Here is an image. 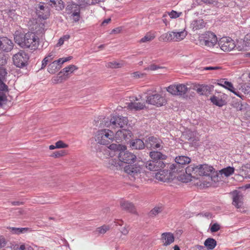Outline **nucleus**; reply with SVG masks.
<instances>
[{"mask_svg":"<svg viewBox=\"0 0 250 250\" xmlns=\"http://www.w3.org/2000/svg\"><path fill=\"white\" fill-rule=\"evenodd\" d=\"M15 42L23 48H29L35 50L39 45V38L34 32L23 33L16 31L14 34Z\"/></svg>","mask_w":250,"mask_h":250,"instance_id":"f257e3e1","label":"nucleus"},{"mask_svg":"<svg viewBox=\"0 0 250 250\" xmlns=\"http://www.w3.org/2000/svg\"><path fill=\"white\" fill-rule=\"evenodd\" d=\"M151 160L146 163V167L150 171L158 170L164 168L166 166L163 162L167 156L158 151H151L149 152Z\"/></svg>","mask_w":250,"mask_h":250,"instance_id":"f03ea898","label":"nucleus"},{"mask_svg":"<svg viewBox=\"0 0 250 250\" xmlns=\"http://www.w3.org/2000/svg\"><path fill=\"white\" fill-rule=\"evenodd\" d=\"M136 159V156L132 153L127 151H121L119 154L118 160L111 159L109 161L110 167L117 169H121L124 165L133 164Z\"/></svg>","mask_w":250,"mask_h":250,"instance_id":"7ed1b4c3","label":"nucleus"},{"mask_svg":"<svg viewBox=\"0 0 250 250\" xmlns=\"http://www.w3.org/2000/svg\"><path fill=\"white\" fill-rule=\"evenodd\" d=\"M175 164L170 165L169 168L173 172L177 173H181V175L185 173L184 166L191 162V159L186 156H179L175 158Z\"/></svg>","mask_w":250,"mask_h":250,"instance_id":"20e7f679","label":"nucleus"},{"mask_svg":"<svg viewBox=\"0 0 250 250\" xmlns=\"http://www.w3.org/2000/svg\"><path fill=\"white\" fill-rule=\"evenodd\" d=\"M113 132L108 129L99 130L95 136V141L98 143L103 145L109 144L113 141Z\"/></svg>","mask_w":250,"mask_h":250,"instance_id":"39448f33","label":"nucleus"},{"mask_svg":"<svg viewBox=\"0 0 250 250\" xmlns=\"http://www.w3.org/2000/svg\"><path fill=\"white\" fill-rule=\"evenodd\" d=\"M29 56L23 50H20L13 56L14 64L17 67L24 68L28 65Z\"/></svg>","mask_w":250,"mask_h":250,"instance_id":"423d86ee","label":"nucleus"},{"mask_svg":"<svg viewBox=\"0 0 250 250\" xmlns=\"http://www.w3.org/2000/svg\"><path fill=\"white\" fill-rule=\"evenodd\" d=\"M217 42L216 36L211 32H207L200 36V42L207 47H213Z\"/></svg>","mask_w":250,"mask_h":250,"instance_id":"0eeeda50","label":"nucleus"},{"mask_svg":"<svg viewBox=\"0 0 250 250\" xmlns=\"http://www.w3.org/2000/svg\"><path fill=\"white\" fill-rule=\"evenodd\" d=\"M189 88L185 84H172L167 87V90L173 95L185 97Z\"/></svg>","mask_w":250,"mask_h":250,"instance_id":"6e6552de","label":"nucleus"},{"mask_svg":"<svg viewBox=\"0 0 250 250\" xmlns=\"http://www.w3.org/2000/svg\"><path fill=\"white\" fill-rule=\"evenodd\" d=\"M163 143L159 138L154 136L149 137L146 141V146L149 149L161 150L163 148Z\"/></svg>","mask_w":250,"mask_h":250,"instance_id":"1a4fd4ad","label":"nucleus"},{"mask_svg":"<svg viewBox=\"0 0 250 250\" xmlns=\"http://www.w3.org/2000/svg\"><path fill=\"white\" fill-rule=\"evenodd\" d=\"M220 48L224 51H230L233 50L236 45L235 42L229 37H223L218 42Z\"/></svg>","mask_w":250,"mask_h":250,"instance_id":"9d476101","label":"nucleus"},{"mask_svg":"<svg viewBox=\"0 0 250 250\" xmlns=\"http://www.w3.org/2000/svg\"><path fill=\"white\" fill-rule=\"evenodd\" d=\"M163 168H160L157 170L158 172L155 174V178L156 179L163 181L164 182H167L172 179V177L174 175L176 172H173L169 169H163Z\"/></svg>","mask_w":250,"mask_h":250,"instance_id":"9b49d317","label":"nucleus"},{"mask_svg":"<svg viewBox=\"0 0 250 250\" xmlns=\"http://www.w3.org/2000/svg\"><path fill=\"white\" fill-rule=\"evenodd\" d=\"M146 103L157 106H161L166 104L167 101L160 94H155L148 96L146 99Z\"/></svg>","mask_w":250,"mask_h":250,"instance_id":"f8f14e48","label":"nucleus"},{"mask_svg":"<svg viewBox=\"0 0 250 250\" xmlns=\"http://www.w3.org/2000/svg\"><path fill=\"white\" fill-rule=\"evenodd\" d=\"M185 171L188 175L194 179H198L199 176H202L199 165L191 164L185 168Z\"/></svg>","mask_w":250,"mask_h":250,"instance_id":"ddd939ff","label":"nucleus"},{"mask_svg":"<svg viewBox=\"0 0 250 250\" xmlns=\"http://www.w3.org/2000/svg\"><path fill=\"white\" fill-rule=\"evenodd\" d=\"M127 119L126 117L120 116H114L111 118L110 120V125L112 127L123 128L125 125L127 124Z\"/></svg>","mask_w":250,"mask_h":250,"instance_id":"4468645a","label":"nucleus"},{"mask_svg":"<svg viewBox=\"0 0 250 250\" xmlns=\"http://www.w3.org/2000/svg\"><path fill=\"white\" fill-rule=\"evenodd\" d=\"M13 42L7 37H0V50L5 52L11 51L13 48Z\"/></svg>","mask_w":250,"mask_h":250,"instance_id":"2eb2a0df","label":"nucleus"},{"mask_svg":"<svg viewBox=\"0 0 250 250\" xmlns=\"http://www.w3.org/2000/svg\"><path fill=\"white\" fill-rule=\"evenodd\" d=\"M226 96L227 95L225 94H219L217 96L213 95L210 97V100L213 104L218 107H222L227 104Z\"/></svg>","mask_w":250,"mask_h":250,"instance_id":"dca6fc26","label":"nucleus"},{"mask_svg":"<svg viewBox=\"0 0 250 250\" xmlns=\"http://www.w3.org/2000/svg\"><path fill=\"white\" fill-rule=\"evenodd\" d=\"M232 204L237 208H241L243 204V196L240 191L234 190L232 192Z\"/></svg>","mask_w":250,"mask_h":250,"instance_id":"f3484780","label":"nucleus"},{"mask_svg":"<svg viewBox=\"0 0 250 250\" xmlns=\"http://www.w3.org/2000/svg\"><path fill=\"white\" fill-rule=\"evenodd\" d=\"M129 146L132 149L142 150L146 146V143L140 139H133L129 141Z\"/></svg>","mask_w":250,"mask_h":250,"instance_id":"a211bd4d","label":"nucleus"},{"mask_svg":"<svg viewBox=\"0 0 250 250\" xmlns=\"http://www.w3.org/2000/svg\"><path fill=\"white\" fill-rule=\"evenodd\" d=\"M161 240L164 246H169L174 241V235L169 232H164L161 234Z\"/></svg>","mask_w":250,"mask_h":250,"instance_id":"6ab92c4d","label":"nucleus"},{"mask_svg":"<svg viewBox=\"0 0 250 250\" xmlns=\"http://www.w3.org/2000/svg\"><path fill=\"white\" fill-rule=\"evenodd\" d=\"M124 168V171L127 174L134 176L135 174L140 173L141 167L136 165L126 164L123 167Z\"/></svg>","mask_w":250,"mask_h":250,"instance_id":"aec40b11","label":"nucleus"},{"mask_svg":"<svg viewBox=\"0 0 250 250\" xmlns=\"http://www.w3.org/2000/svg\"><path fill=\"white\" fill-rule=\"evenodd\" d=\"M132 135V132L128 129H121L118 130L115 134V137L119 140L129 139Z\"/></svg>","mask_w":250,"mask_h":250,"instance_id":"412c9836","label":"nucleus"},{"mask_svg":"<svg viewBox=\"0 0 250 250\" xmlns=\"http://www.w3.org/2000/svg\"><path fill=\"white\" fill-rule=\"evenodd\" d=\"M206 24V22L202 19H195L191 21L190 27L193 31H196L203 29L205 27Z\"/></svg>","mask_w":250,"mask_h":250,"instance_id":"4be33fe9","label":"nucleus"},{"mask_svg":"<svg viewBox=\"0 0 250 250\" xmlns=\"http://www.w3.org/2000/svg\"><path fill=\"white\" fill-rule=\"evenodd\" d=\"M46 1L48 5L57 11H61L64 7V4L62 0H48Z\"/></svg>","mask_w":250,"mask_h":250,"instance_id":"5701e85b","label":"nucleus"},{"mask_svg":"<svg viewBox=\"0 0 250 250\" xmlns=\"http://www.w3.org/2000/svg\"><path fill=\"white\" fill-rule=\"evenodd\" d=\"M37 14L39 18L42 19H46L49 16V10L47 6L40 5L39 9L37 10Z\"/></svg>","mask_w":250,"mask_h":250,"instance_id":"b1692460","label":"nucleus"},{"mask_svg":"<svg viewBox=\"0 0 250 250\" xmlns=\"http://www.w3.org/2000/svg\"><path fill=\"white\" fill-rule=\"evenodd\" d=\"M120 206L123 209L126 210V211L131 213L135 212L134 206L129 202L125 200H122L120 202Z\"/></svg>","mask_w":250,"mask_h":250,"instance_id":"393cba45","label":"nucleus"},{"mask_svg":"<svg viewBox=\"0 0 250 250\" xmlns=\"http://www.w3.org/2000/svg\"><path fill=\"white\" fill-rule=\"evenodd\" d=\"M200 171L202 176H209L214 170V168L207 164L199 165Z\"/></svg>","mask_w":250,"mask_h":250,"instance_id":"a878e982","label":"nucleus"},{"mask_svg":"<svg viewBox=\"0 0 250 250\" xmlns=\"http://www.w3.org/2000/svg\"><path fill=\"white\" fill-rule=\"evenodd\" d=\"M66 12L69 15H72L75 12L80 11L79 6L74 2L67 3L65 8Z\"/></svg>","mask_w":250,"mask_h":250,"instance_id":"bb28decb","label":"nucleus"},{"mask_svg":"<svg viewBox=\"0 0 250 250\" xmlns=\"http://www.w3.org/2000/svg\"><path fill=\"white\" fill-rule=\"evenodd\" d=\"M211 90V86L208 85H199L196 89L197 92L202 95H208L210 93Z\"/></svg>","mask_w":250,"mask_h":250,"instance_id":"cd10ccee","label":"nucleus"},{"mask_svg":"<svg viewBox=\"0 0 250 250\" xmlns=\"http://www.w3.org/2000/svg\"><path fill=\"white\" fill-rule=\"evenodd\" d=\"M78 69L77 67L75 65H70L67 67H65L62 69L60 73L62 74L67 80L69 78V75L72 73L75 70Z\"/></svg>","mask_w":250,"mask_h":250,"instance_id":"c85d7f7f","label":"nucleus"},{"mask_svg":"<svg viewBox=\"0 0 250 250\" xmlns=\"http://www.w3.org/2000/svg\"><path fill=\"white\" fill-rule=\"evenodd\" d=\"M231 105L233 107L236 108L237 111H243L246 110L248 104L246 103H242L240 100H234Z\"/></svg>","mask_w":250,"mask_h":250,"instance_id":"c756f323","label":"nucleus"},{"mask_svg":"<svg viewBox=\"0 0 250 250\" xmlns=\"http://www.w3.org/2000/svg\"><path fill=\"white\" fill-rule=\"evenodd\" d=\"M217 245L216 241L212 238H207L204 242V245L208 250H212Z\"/></svg>","mask_w":250,"mask_h":250,"instance_id":"7c9ffc66","label":"nucleus"},{"mask_svg":"<svg viewBox=\"0 0 250 250\" xmlns=\"http://www.w3.org/2000/svg\"><path fill=\"white\" fill-rule=\"evenodd\" d=\"M217 84L226 89H228L230 91L233 88V84L231 82L226 81L225 79H222L219 80Z\"/></svg>","mask_w":250,"mask_h":250,"instance_id":"2f4dec72","label":"nucleus"},{"mask_svg":"<svg viewBox=\"0 0 250 250\" xmlns=\"http://www.w3.org/2000/svg\"><path fill=\"white\" fill-rule=\"evenodd\" d=\"M61 68V65L57 64L56 62H53L48 66V72L50 74H54Z\"/></svg>","mask_w":250,"mask_h":250,"instance_id":"473e14b6","label":"nucleus"},{"mask_svg":"<svg viewBox=\"0 0 250 250\" xmlns=\"http://www.w3.org/2000/svg\"><path fill=\"white\" fill-rule=\"evenodd\" d=\"M28 228H15V227H10L9 229L11 232L13 234H20L21 233H24L27 231L28 230Z\"/></svg>","mask_w":250,"mask_h":250,"instance_id":"72a5a7b5","label":"nucleus"},{"mask_svg":"<svg viewBox=\"0 0 250 250\" xmlns=\"http://www.w3.org/2000/svg\"><path fill=\"white\" fill-rule=\"evenodd\" d=\"M187 35V32L185 30L180 32H174L175 42L183 40Z\"/></svg>","mask_w":250,"mask_h":250,"instance_id":"f704fd0d","label":"nucleus"},{"mask_svg":"<svg viewBox=\"0 0 250 250\" xmlns=\"http://www.w3.org/2000/svg\"><path fill=\"white\" fill-rule=\"evenodd\" d=\"M234 171V168L230 166L223 168L220 170L221 174H224L225 176L228 177L232 174Z\"/></svg>","mask_w":250,"mask_h":250,"instance_id":"c9c22d12","label":"nucleus"},{"mask_svg":"<svg viewBox=\"0 0 250 250\" xmlns=\"http://www.w3.org/2000/svg\"><path fill=\"white\" fill-rule=\"evenodd\" d=\"M128 106L130 109H135L137 110L144 109L145 105L141 103L131 102L128 104Z\"/></svg>","mask_w":250,"mask_h":250,"instance_id":"e433bc0d","label":"nucleus"},{"mask_svg":"<svg viewBox=\"0 0 250 250\" xmlns=\"http://www.w3.org/2000/svg\"><path fill=\"white\" fill-rule=\"evenodd\" d=\"M66 80V78L64 77L62 74H61L60 72L58 73L57 76L54 77L52 81L54 83H61L62 81Z\"/></svg>","mask_w":250,"mask_h":250,"instance_id":"4c0bfd02","label":"nucleus"},{"mask_svg":"<svg viewBox=\"0 0 250 250\" xmlns=\"http://www.w3.org/2000/svg\"><path fill=\"white\" fill-rule=\"evenodd\" d=\"M9 92H3L0 91V107L5 104L7 102V95Z\"/></svg>","mask_w":250,"mask_h":250,"instance_id":"58836bf2","label":"nucleus"},{"mask_svg":"<svg viewBox=\"0 0 250 250\" xmlns=\"http://www.w3.org/2000/svg\"><path fill=\"white\" fill-rule=\"evenodd\" d=\"M155 38V35L153 33H148L146 36L142 38L140 40L141 42H149L153 40Z\"/></svg>","mask_w":250,"mask_h":250,"instance_id":"ea45409f","label":"nucleus"},{"mask_svg":"<svg viewBox=\"0 0 250 250\" xmlns=\"http://www.w3.org/2000/svg\"><path fill=\"white\" fill-rule=\"evenodd\" d=\"M123 65L122 63L117 62H108L106 66L108 68H121Z\"/></svg>","mask_w":250,"mask_h":250,"instance_id":"a19ab883","label":"nucleus"},{"mask_svg":"<svg viewBox=\"0 0 250 250\" xmlns=\"http://www.w3.org/2000/svg\"><path fill=\"white\" fill-rule=\"evenodd\" d=\"M162 208L156 207L151 209L149 212V216L151 217H154L162 211Z\"/></svg>","mask_w":250,"mask_h":250,"instance_id":"79ce46f5","label":"nucleus"},{"mask_svg":"<svg viewBox=\"0 0 250 250\" xmlns=\"http://www.w3.org/2000/svg\"><path fill=\"white\" fill-rule=\"evenodd\" d=\"M8 72L7 69L3 67H0V79L6 80Z\"/></svg>","mask_w":250,"mask_h":250,"instance_id":"37998d69","label":"nucleus"},{"mask_svg":"<svg viewBox=\"0 0 250 250\" xmlns=\"http://www.w3.org/2000/svg\"><path fill=\"white\" fill-rule=\"evenodd\" d=\"M6 80H2L0 79V91L3 92H9V88L7 85L5 83Z\"/></svg>","mask_w":250,"mask_h":250,"instance_id":"c03bdc74","label":"nucleus"},{"mask_svg":"<svg viewBox=\"0 0 250 250\" xmlns=\"http://www.w3.org/2000/svg\"><path fill=\"white\" fill-rule=\"evenodd\" d=\"M7 63V57L5 54L0 51V66H3Z\"/></svg>","mask_w":250,"mask_h":250,"instance_id":"a18cd8bd","label":"nucleus"},{"mask_svg":"<svg viewBox=\"0 0 250 250\" xmlns=\"http://www.w3.org/2000/svg\"><path fill=\"white\" fill-rule=\"evenodd\" d=\"M72 58V56H69L66 58H60L58 60L55 61L54 62H57V64H58L62 66V64L64 63L65 62H66L68 61H70Z\"/></svg>","mask_w":250,"mask_h":250,"instance_id":"49530a36","label":"nucleus"},{"mask_svg":"<svg viewBox=\"0 0 250 250\" xmlns=\"http://www.w3.org/2000/svg\"><path fill=\"white\" fill-rule=\"evenodd\" d=\"M109 227L107 226L103 225L100 227H99L97 229V231L99 234H104L108 230H109Z\"/></svg>","mask_w":250,"mask_h":250,"instance_id":"de8ad7c7","label":"nucleus"},{"mask_svg":"<svg viewBox=\"0 0 250 250\" xmlns=\"http://www.w3.org/2000/svg\"><path fill=\"white\" fill-rule=\"evenodd\" d=\"M171 19H176L179 17L181 14V13H178L175 11L172 10L170 12H167V14Z\"/></svg>","mask_w":250,"mask_h":250,"instance_id":"09e8293b","label":"nucleus"},{"mask_svg":"<svg viewBox=\"0 0 250 250\" xmlns=\"http://www.w3.org/2000/svg\"><path fill=\"white\" fill-rule=\"evenodd\" d=\"M243 42L246 47L250 46V33L247 34L243 40Z\"/></svg>","mask_w":250,"mask_h":250,"instance_id":"8fccbe9b","label":"nucleus"},{"mask_svg":"<svg viewBox=\"0 0 250 250\" xmlns=\"http://www.w3.org/2000/svg\"><path fill=\"white\" fill-rule=\"evenodd\" d=\"M220 229V226L218 223H214L210 227V230L211 232H215Z\"/></svg>","mask_w":250,"mask_h":250,"instance_id":"3c124183","label":"nucleus"},{"mask_svg":"<svg viewBox=\"0 0 250 250\" xmlns=\"http://www.w3.org/2000/svg\"><path fill=\"white\" fill-rule=\"evenodd\" d=\"M68 145L64 143L62 141H59L55 144V147L57 148H63L67 147Z\"/></svg>","mask_w":250,"mask_h":250,"instance_id":"603ef678","label":"nucleus"},{"mask_svg":"<svg viewBox=\"0 0 250 250\" xmlns=\"http://www.w3.org/2000/svg\"><path fill=\"white\" fill-rule=\"evenodd\" d=\"M159 40L164 42H170L167 33L162 35L159 38Z\"/></svg>","mask_w":250,"mask_h":250,"instance_id":"864d4df0","label":"nucleus"},{"mask_svg":"<svg viewBox=\"0 0 250 250\" xmlns=\"http://www.w3.org/2000/svg\"><path fill=\"white\" fill-rule=\"evenodd\" d=\"M64 153L65 152L63 150L56 151L52 153L51 156L54 158H58L63 156Z\"/></svg>","mask_w":250,"mask_h":250,"instance_id":"5fc2aeb1","label":"nucleus"},{"mask_svg":"<svg viewBox=\"0 0 250 250\" xmlns=\"http://www.w3.org/2000/svg\"><path fill=\"white\" fill-rule=\"evenodd\" d=\"M80 11H79L78 12L76 11L73 14H72V15H71V17L72 18V19H73V20L75 21H78L80 20Z\"/></svg>","mask_w":250,"mask_h":250,"instance_id":"6e6d98bb","label":"nucleus"},{"mask_svg":"<svg viewBox=\"0 0 250 250\" xmlns=\"http://www.w3.org/2000/svg\"><path fill=\"white\" fill-rule=\"evenodd\" d=\"M230 91L234 93L235 95L240 97L242 100H243L244 98H245V96L243 95L239 91L236 90L234 87Z\"/></svg>","mask_w":250,"mask_h":250,"instance_id":"4d7b16f0","label":"nucleus"},{"mask_svg":"<svg viewBox=\"0 0 250 250\" xmlns=\"http://www.w3.org/2000/svg\"><path fill=\"white\" fill-rule=\"evenodd\" d=\"M160 68L161 67L157 65H156L155 64H150L149 66H148L147 69L151 71H154Z\"/></svg>","mask_w":250,"mask_h":250,"instance_id":"13d9d810","label":"nucleus"},{"mask_svg":"<svg viewBox=\"0 0 250 250\" xmlns=\"http://www.w3.org/2000/svg\"><path fill=\"white\" fill-rule=\"evenodd\" d=\"M7 244L5 239L3 237H0V248L4 247Z\"/></svg>","mask_w":250,"mask_h":250,"instance_id":"bf43d9fd","label":"nucleus"},{"mask_svg":"<svg viewBox=\"0 0 250 250\" xmlns=\"http://www.w3.org/2000/svg\"><path fill=\"white\" fill-rule=\"evenodd\" d=\"M221 68L219 66H206L203 67L204 70H218L220 69Z\"/></svg>","mask_w":250,"mask_h":250,"instance_id":"052dcab7","label":"nucleus"},{"mask_svg":"<svg viewBox=\"0 0 250 250\" xmlns=\"http://www.w3.org/2000/svg\"><path fill=\"white\" fill-rule=\"evenodd\" d=\"M168 35L171 41H175L174 31L168 32Z\"/></svg>","mask_w":250,"mask_h":250,"instance_id":"680f3d73","label":"nucleus"},{"mask_svg":"<svg viewBox=\"0 0 250 250\" xmlns=\"http://www.w3.org/2000/svg\"><path fill=\"white\" fill-rule=\"evenodd\" d=\"M48 60H47V58H44L43 60L42 61V69L44 68L46 65L47 64L48 62H49Z\"/></svg>","mask_w":250,"mask_h":250,"instance_id":"e2e57ef3","label":"nucleus"},{"mask_svg":"<svg viewBox=\"0 0 250 250\" xmlns=\"http://www.w3.org/2000/svg\"><path fill=\"white\" fill-rule=\"evenodd\" d=\"M108 148L110 149H113V150H118V146L115 144H112L111 145H110V146H108Z\"/></svg>","mask_w":250,"mask_h":250,"instance_id":"0e129e2a","label":"nucleus"},{"mask_svg":"<svg viewBox=\"0 0 250 250\" xmlns=\"http://www.w3.org/2000/svg\"><path fill=\"white\" fill-rule=\"evenodd\" d=\"M143 74L140 73L139 72H135L132 73V76L134 78H140L141 76H143Z\"/></svg>","mask_w":250,"mask_h":250,"instance_id":"69168bd1","label":"nucleus"},{"mask_svg":"<svg viewBox=\"0 0 250 250\" xmlns=\"http://www.w3.org/2000/svg\"><path fill=\"white\" fill-rule=\"evenodd\" d=\"M244 88H245L244 92L245 94H248L250 92V86L249 85H244Z\"/></svg>","mask_w":250,"mask_h":250,"instance_id":"338daca9","label":"nucleus"},{"mask_svg":"<svg viewBox=\"0 0 250 250\" xmlns=\"http://www.w3.org/2000/svg\"><path fill=\"white\" fill-rule=\"evenodd\" d=\"M64 42V41H63V40L62 38H61L59 40V41H58V43H57V46H61L62 45V44H63Z\"/></svg>","mask_w":250,"mask_h":250,"instance_id":"774afa93","label":"nucleus"}]
</instances>
